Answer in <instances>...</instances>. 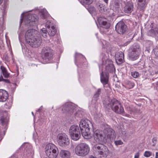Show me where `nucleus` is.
<instances>
[{
    "instance_id": "obj_25",
    "label": "nucleus",
    "mask_w": 158,
    "mask_h": 158,
    "mask_svg": "<svg viewBox=\"0 0 158 158\" xmlns=\"http://www.w3.org/2000/svg\"><path fill=\"white\" fill-rule=\"evenodd\" d=\"M48 29V33L50 36H54L56 32V30L54 26H52L51 28Z\"/></svg>"
},
{
    "instance_id": "obj_32",
    "label": "nucleus",
    "mask_w": 158,
    "mask_h": 158,
    "mask_svg": "<svg viewBox=\"0 0 158 158\" xmlns=\"http://www.w3.org/2000/svg\"><path fill=\"white\" fill-rule=\"evenodd\" d=\"M41 34L44 37L46 38L47 37L48 35L46 29L45 28H43L41 29Z\"/></svg>"
},
{
    "instance_id": "obj_1",
    "label": "nucleus",
    "mask_w": 158,
    "mask_h": 158,
    "mask_svg": "<svg viewBox=\"0 0 158 158\" xmlns=\"http://www.w3.org/2000/svg\"><path fill=\"white\" fill-rule=\"evenodd\" d=\"M93 148L95 153L101 158H106L108 154L107 148L102 144L95 145Z\"/></svg>"
},
{
    "instance_id": "obj_16",
    "label": "nucleus",
    "mask_w": 158,
    "mask_h": 158,
    "mask_svg": "<svg viewBox=\"0 0 158 158\" xmlns=\"http://www.w3.org/2000/svg\"><path fill=\"white\" fill-rule=\"evenodd\" d=\"M92 126L91 122L88 120L86 119L85 120H81L79 124L80 129L81 128L83 129H90V127Z\"/></svg>"
},
{
    "instance_id": "obj_38",
    "label": "nucleus",
    "mask_w": 158,
    "mask_h": 158,
    "mask_svg": "<svg viewBox=\"0 0 158 158\" xmlns=\"http://www.w3.org/2000/svg\"><path fill=\"white\" fill-rule=\"evenodd\" d=\"M131 75L134 78H136L139 76V73L137 72H131Z\"/></svg>"
},
{
    "instance_id": "obj_54",
    "label": "nucleus",
    "mask_w": 158,
    "mask_h": 158,
    "mask_svg": "<svg viewBox=\"0 0 158 158\" xmlns=\"http://www.w3.org/2000/svg\"><path fill=\"white\" fill-rule=\"evenodd\" d=\"M155 74H158V71L155 72Z\"/></svg>"
},
{
    "instance_id": "obj_35",
    "label": "nucleus",
    "mask_w": 158,
    "mask_h": 158,
    "mask_svg": "<svg viewBox=\"0 0 158 158\" xmlns=\"http://www.w3.org/2000/svg\"><path fill=\"white\" fill-rule=\"evenodd\" d=\"M84 4L90 5L93 2V0H81Z\"/></svg>"
},
{
    "instance_id": "obj_49",
    "label": "nucleus",
    "mask_w": 158,
    "mask_h": 158,
    "mask_svg": "<svg viewBox=\"0 0 158 158\" xmlns=\"http://www.w3.org/2000/svg\"><path fill=\"white\" fill-rule=\"evenodd\" d=\"M156 158H158V152H157L156 154Z\"/></svg>"
},
{
    "instance_id": "obj_15",
    "label": "nucleus",
    "mask_w": 158,
    "mask_h": 158,
    "mask_svg": "<svg viewBox=\"0 0 158 158\" xmlns=\"http://www.w3.org/2000/svg\"><path fill=\"white\" fill-rule=\"evenodd\" d=\"M104 132V134L106 137V139L109 138L110 140L113 139L115 137L114 131L111 128L107 127L104 129L103 131Z\"/></svg>"
},
{
    "instance_id": "obj_28",
    "label": "nucleus",
    "mask_w": 158,
    "mask_h": 158,
    "mask_svg": "<svg viewBox=\"0 0 158 158\" xmlns=\"http://www.w3.org/2000/svg\"><path fill=\"white\" fill-rule=\"evenodd\" d=\"M40 17L43 19L46 18L49 16L46 10H43L40 13Z\"/></svg>"
},
{
    "instance_id": "obj_31",
    "label": "nucleus",
    "mask_w": 158,
    "mask_h": 158,
    "mask_svg": "<svg viewBox=\"0 0 158 158\" xmlns=\"http://www.w3.org/2000/svg\"><path fill=\"white\" fill-rule=\"evenodd\" d=\"M12 103V100H9L6 102L4 106V107L7 109H10Z\"/></svg>"
},
{
    "instance_id": "obj_27",
    "label": "nucleus",
    "mask_w": 158,
    "mask_h": 158,
    "mask_svg": "<svg viewBox=\"0 0 158 158\" xmlns=\"http://www.w3.org/2000/svg\"><path fill=\"white\" fill-rule=\"evenodd\" d=\"M98 8L101 13L104 14H106L107 9L106 6L102 4H100L98 6Z\"/></svg>"
},
{
    "instance_id": "obj_2",
    "label": "nucleus",
    "mask_w": 158,
    "mask_h": 158,
    "mask_svg": "<svg viewBox=\"0 0 158 158\" xmlns=\"http://www.w3.org/2000/svg\"><path fill=\"white\" fill-rule=\"evenodd\" d=\"M89 151V147L85 143H81L78 144L75 147V152L79 156H84L88 154Z\"/></svg>"
},
{
    "instance_id": "obj_43",
    "label": "nucleus",
    "mask_w": 158,
    "mask_h": 158,
    "mask_svg": "<svg viewBox=\"0 0 158 158\" xmlns=\"http://www.w3.org/2000/svg\"><path fill=\"white\" fill-rule=\"evenodd\" d=\"M127 84L129 85V86H130V88L133 87L134 86V85L133 82L130 81H128Z\"/></svg>"
},
{
    "instance_id": "obj_47",
    "label": "nucleus",
    "mask_w": 158,
    "mask_h": 158,
    "mask_svg": "<svg viewBox=\"0 0 158 158\" xmlns=\"http://www.w3.org/2000/svg\"><path fill=\"white\" fill-rule=\"evenodd\" d=\"M2 132L1 129H0V140L2 137Z\"/></svg>"
},
{
    "instance_id": "obj_56",
    "label": "nucleus",
    "mask_w": 158,
    "mask_h": 158,
    "mask_svg": "<svg viewBox=\"0 0 158 158\" xmlns=\"http://www.w3.org/2000/svg\"><path fill=\"white\" fill-rule=\"evenodd\" d=\"M31 113H32V114L33 115H34V114H33V112H31Z\"/></svg>"
},
{
    "instance_id": "obj_55",
    "label": "nucleus",
    "mask_w": 158,
    "mask_h": 158,
    "mask_svg": "<svg viewBox=\"0 0 158 158\" xmlns=\"http://www.w3.org/2000/svg\"><path fill=\"white\" fill-rule=\"evenodd\" d=\"M108 66H107L106 67V69H107L108 68Z\"/></svg>"
},
{
    "instance_id": "obj_33",
    "label": "nucleus",
    "mask_w": 158,
    "mask_h": 158,
    "mask_svg": "<svg viewBox=\"0 0 158 158\" xmlns=\"http://www.w3.org/2000/svg\"><path fill=\"white\" fill-rule=\"evenodd\" d=\"M121 1L122 0H114V7L116 8H118L119 6Z\"/></svg>"
},
{
    "instance_id": "obj_8",
    "label": "nucleus",
    "mask_w": 158,
    "mask_h": 158,
    "mask_svg": "<svg viewBox=\"0 0 158 158\" xmlns=\"http://www.w3.org/2000/svg\"><path fill=\"white\" fill-rule=\"evenodd\" d=\"M69 133L71 138L74 140H78L80 137L79 127L77 125H75L72 126L70 128Z\"/></svg>"
},
{
    "instance_id": "obj_20",
    "label": "nucleus",
    "mask_w": 158,
    "mask_h": 158,
    "mask_svg": "<svg viewBox=\"0 0 158 158\" xmlns=\"http://www.w3.org/2000/svg\"><path fill=\"white\" fill-rule=\"evenodd\" d=\"M133 9V4L131 2H127L125 4L124 7V11L125 13L129 14L131 12Z\"/></svg>"
},
{
    "instance_id": "obj_46",
    "label": "nucleus",
    "mask_w": 158,
    "mask_h": 158,
    "mask_svg": "<svg viewBox=\"0 0 158 158\" xmlns=\"http://www.w3.org/2000/svg\"><path fill=\"white\" fill-rule=\"evenodd\" d=\"M133 39V37H131V40H129L128 41H127L126 43H125L124 44V45L126 46L131 41V40H132V39Z\"/></svg>"
},
{
    "instance_id": "obj_13",
    "label": "nucleus",
    "mask_w": 158,
    "mask_h": 158,
    "mask_svg": "<svg viewBox=\"0 0 158 158\" xmlns=\"http://www.w3.org/2000/svg\"><path fill=\"white\" fill-rule=\"evenodd\" d=\"M41 42V37L40 35H38V36H36L35 37L30 40L27 43L32 47L36 48L39 47L40 45Z\"/></svg>"
},
{
    "instance_id": "obj_53",
    "label": "nucleus",
    "mask_w": 158,
    "mask_h": 158,
    "mask_svg": "<svg viewBox=\"0 0 158 158\" xmlns=\"http://www.w3.org/2000/svg\"><path fill=\"white\" fill-rule=\"evenodd\" d=\"M3 0H0V5L2 3Z\"/></svg>"
},
{
    "instance_id": "obj_45",
    "label": "nucleus",
    "mask_w": 158,
    "mask_h": 158,
    "mask_svg": "<svg viewBox=\"0 0 158 158\" xmlns=\"http://www.w3.org/2000/svg\"><path fill=\"white\" fill-rule=\"evenodd\" d=\"M139 152L137 153L134 156V158H139Z\"/></svg>"
},
{
    "instance_id": "obj_11",
    "label": "nucleus",
    "mask_w": 158,
    "mask_h": 158,
    "mask_svg": "<svg viewBox=\"0 0 158 158\" xmlns=\"http://www.w3.org/2000/svg\"><path fill=\"white\" fill-rule=\"evenodd\" d=\"M39 35L37 30L34 29H31L28 30L25 33V38L26 41H29L30 40L35 37Z\"/></svg>"
},
{
    "instance_id": "obj_26",
    "label": "nucleus",
    "mask_w": 158,
    "mask_h": 158,
    "mask_svg": "<svg viewBox=\"0 0 158 158\" xmlns=\"http://www.w3.org/2000/svg\"><path fill=\"white\" fill-rule=\"evenodd\" d=\"M101 89H98L96 92L92 99V102L94 101V103H95L98 99L99 95L101 92Z\"/></svg>"
},
{
    "instance_id": "obj_3",
    "label": "nucleus",
    "mask_w": 158,
    "mask_h": 158,
    "mask_svg": "<svg viewBox=\"0 0 158 158\" xmlns=\"http://www.w3.org/2000/svg\"><path fill=\"white\" fill-rule=\"evenodd\" d=\"M45 151L49 158H56L58 155L57 147L52 143H48L45 147Z\"/></svg>"
},
{
    "instance_id": "obj_22",
    "label": "nucleus",
    "mask_w": 158,
    "mask_h": 158,
    "mask_svg": "<svg viewBox=\"0 0 158 158\" xmlns=\"http://www.w3.org/2000/svg\"><path fill=\"white\" fill-rule=\"evenodd\" d=\"M8 94L5 90L0 89V102L5 101L8 98Z\"/></svg>"
},
{
    "instance_id": "obj_19",
    "label": "nucleus",
    "mask_w": 158,
    "mask_h": 158,
    "mask_svg": "<svg viewBox=\"0 0 158 158\" xmlns=\"http://www.w3.org/2000/svg\"><path fill=\"white\" fill-rule=\"evenodd\" d=\"M80 130L81 134L84 138L89 139L92 137L93 135L90 133L89 129H83L81 128Z\"/></svg>"
},
{
    "instance_id": "obj_17",
    "label": "nucleus",
    "mask_w": 158,
    "mask_h": 158,
    "mask_svg": "<svg viewBox=\"0 0 158 158\" xmlns=\"http://www.w3.org/2000/svg\"><path fill=\"white\" fill-rule=\"evenodd\" d=\"M115 59L117 63L121 64L124 61V55L122 52H117L115 55Z\"/></svg>"
},
{
    "instance_id": "obj_50",
    "label": "nucleus",
    "mask_w": 158,
    "mask_h": 158,
    "mask_svg": "<svg viewBox=\"0 0 158 158\" xmlns=\"http://www.w3.org/2000/svg\"><path fill=\"white\" fill-rule=\"evenodd\" d=\"M104 1L106 4L108 3V0H104Z\"/></svg>"
},
{
    "instance_id": "obj_51",
    "label": "nucleus",
    "mask_w": 158,
    "mask_h": 158,
    "mask_svg": "<svg viewBox=\"0 0 158 158\" xmlns=\"http://www.w3.org/2000/svg\"><path fill=\"white\" fill-rule=\"evenodd\" d=\"M89 158H97L96 157H94L92 156H91Z\"/></svg>"
},
{
    "instance_id": "obj_44",
    "label": "nucleus",
    "mask_w": 158,
    "mask_h": 158,
    "mask_svg": "<svg viewBox=\"0 0 158 158\" xmlns=\"http://www.w3.org/2000/svg\"><path fill=\"white\" fill-rule=\"evenodd\" d=\"M155 55L158 57V48L155 49Z\"/></svg>"
},
{
    "instance_id": "obj_30",
    "label": "nucleus",
    "mask_w": 158,
    "mask_h": 158,
    "mask_svg": "<svg viewBox=\"0 0 158 158\" xmlns=\"http://www.w3.org/2000/svg\"><path fill=\"white\" fill-rule=\"evenodd\" d=\"M138 1V6L141 7H143L146 4V0H137Z\"/></svg>"
},
{
    "instance_id": "obj_9",
    "label": "nucleus",
    "mask_w": 158,
    "mask_h": 158,
    "mask_svg": "<svg viewBox=\"0 0 158 158\" xmlns=\"http://www.w3.org/2000/svg\"><path fill=\"white\" fill-rule=\"evenodd\" d=\"M140 52V49L136 47H131L129 49V56L133 60L138 59Z\"/></svg>"
},
{
    "instance_id": "obj_5",
    "label": "nucleus",
    "mask_w": 158,
    "mask_h": 158,
    "mask_svg": "<svg viewBox=\"0 0 158 158\" xmlns=\"http://www.w3.org/2000/svg\"><path fill=\"white\" fill-rule=\"evenodd\" d=\"M68 136L65 133H60L56 137V141L59 145L62 147L68 145L69 143Z\"/></svg>"
},
{
    "instance_id": "obj_14",
    "label": "nucleus",
    "mask_w": 158,
    "mask_h": 158,
    "mask_svg": "<svg viewBox=\"0 0 158 158\" xmlns=\"http://www.w3.org/2000/svg\"><path fill=\"white\" fill-rule=\"evenodd\" d=\"M74 110V107L71 103H65L62 106V111L63 113L71 114L73 113Z\"/></svg>"
},
{
    "instance_id": "obj_18",
    "label": "nucleus",
    "mask_w": 158,
    "mask_h": 158,
    "mask_svg": "<svg viewBox=\"0 0 158 158\" xmlns=\"http://www.w3.org/2000/svg\"><path fill=\"white\" fill-rule=\"evenodd\" d=\"M98 22L102 27L105 29L109 28L110 26V24L107 22L106 19L104 18L100 17L98 19Z\"/></svg>"
},
{
    "instance_id": "obj_41",
    "label": "nucleus",
    "mask_w": 158,
    "mask_h": 158,
    "mask_svg": "<svg viewBox=\"0 0 158 158\" xmlns=\"http://www.w3.org/2000/svg\"><path fill=\"white\" fill-rule=\"evenodd\" d=\"M115 144L116 145H121L123 144V142L121 140L115 141L114 142Z\"/></svg>"
},
{
    "instance_id": "obj_24",
    "label": "nucleus",
    "mask_w": 158,
    "mask_h": 158,
    "mask_svg": "<svg viewBox=\"0 0 158 158\" xmlns=\"http://www.w3.org/2000/svg\"><path fill=\"white\" fill-rule=\"evenodd\" d=\"M148 35L152 37L158 35V28H155L149 30L148 33Z\"/></svg>"
},
{
    "instance_id": "obj_7",
    "label": "nucleus",
    "mask_w": 158,
    "mask_h": 158,
    "mask_svg": "<svg viewBox=\"0 0 158 158\" xmlns=\"http://www.w3.org/2000/svg\"><path fill=\"white\" fill-rule=\"evenodd\" d=\"M95 140L99 144H102L106 142V137L102 131L96 130L94 134Z\"/></svg>"
},
{
    "instance_id": "obj_21",
    "label": "nucleus",
    "mask_w": 158,
    "mask_h": 158,
    "mask_svg": "<svg viewBox=\"0 0 158 158\" xmlns=\"http://www.w3.org/2000/svg\"><path fill=\"white\" fill-rule=\"evenodd\" d=\"M101 81L103 84V85L107 84L108 83L109 79V74L106 73L104 74L103 72H102L101 74Z\"/></svg>"
},
{
    "instance_id": "obj_48",
    "label": "nucleus",
    "mask_w": 158,
    "mask_h": 158,
    "mask_svg": "<svg viewBox=\"0 0 158 158\" xmlns=\"http://www.w3.org/2000/svg\"><path fill=\"white\" fill-rule=\"evenodd\" d=\"M152 141L153 143H155L156 142V139L155 138H153L152 139Z\"/></svg>"
},
{
    "instance_id": "obj_6",
    "label": "nucleus",
    "mask_w": 158,
    "mask_h": 158,
    "mask_svg": "<svg viewBox=\"0 0 158 158\" xmlns=\"http://www.w3.org/2000/svg\"><path fill=\"white\" fill-rule=\"evenodd\" d=\"M110 106L112 110L117 114H122L124 112L123 106L117 100L114 99L111 100L110 102Z\"/></svg>"
},
{
    "instance_id": "obj_40",
    "label": "nucleus",
    "mask_w": 158,
    "mask_h": 158,
    "mask_svg": "<svg viewBox=\"0 0 158 158\" xmlns=\"http://www.w3.org/2000/svg\"><path fill=\"white\" fill-rule=\"evenodd\" d=\"M121 136L122 137H124L126 136V132L125 130L123 129L121 131Z\"/></svg>"
},
{
    "instance_id": "obj_4",
    "label": "nucleus",
    "mask_w": 158,
    "mask_h": 158,
    "mask_svg": "<svg viewBox=\"0 0 158 158\" xmlns=\"http://www.w3.org/2000/svg\"><path fill=\"white\" fill-rule=\"evenodd\" d=\"M23 20L26 25L28 26H34L37 24L38 22L37 16L35 15L28 14L25 15L23 19H21L20 24Z\"/></svg>"
},
{
    "instance_id": "obj_42",
    "label": "nucleus",
    "mask_w": 158,
    "mask_h": 158,
    "mask_svg": "<svg viewBox=\"0 0 158 158\" xmlns=\"http://www.w3.org/2000/svg\"><path fill=\"white\" fill-rule=\"evenodd\" d=\"M5 81L6 82H7V83H9V81L7 79H4L1 76L0 77V81Z\"/></svg>"
},
{
    "instance_id": "obj_23",
    "label": "nucleus",
    "mask_w": 158,
    "mask_h": 158,
    "mask_svg": "<svg viewBox=\"0 0 158 158\" xmlns=\"http://www.w3.org/2000/svg\"><path fill=\"white\" fill-rule=\"evenodd\" d=\"M70 152L68 151L62 150L60 152V155L61 158H70Z\"/></svg>"
},
{
    "instance_id": "obj_39",
    "label": "nucleus",
    "mask_w": 158,
    "mask_h": 158,
    "mask_svg": "<svg viewBox=\"0 0 158 158\" xmlns=\"http://www.w3.org/2000/svg\"><path fill=\"white\" fill-rule=\"evenodd\" d=\"M52 25V23L50 21H48L47 22L46 24V26L48 29L50 28H51Z\"/></svg>"
},
{
    "instance_id": "obj_36",
    "label": "nucleus",
    "mask_w": 158,
    "mask_h": 158,
    "mask_svg": "<svg viewBox=\"0 0 158 158\" xmlns=\"http://www.w3.org/2000/svg\"><path fill=\"white\" fill-rule=\"evenodd\" d=\"M139 112V110L135 108L130 110V113L131 114H135Z\"/></svg>"
},
{
    "instance_id": "obj_29",
    "label": "nucleus",
    "mask_w": 158,
    "mask_h": 158,
    "mask_svg": "<svg viewBox=\"0 0 158 158\" xmlns=\"http://www.w3.org/2000/svg\"><path fill=\"white\" fill-rule=\"evenodd\" d=\"M1 69L2 70L3 75L5 78H7L9 77V74L7 73L6 69L3 66H1Z\"/></svg>"
},
{
    "instance_id": "obj_37",
    "label": "nucleus",
    "mask_w": 158,
    "mask_h": 158,
    "mask_svg": "<svg viewBox=\"0 0 158 158\" xmlns=\"http://www.w3.org/2000/svg\"><path fill=\"white\" fill-rule=\"evenodd\" d=\"M152 155V153L149 151H145L144 154V156L147 157H150Z\"/></svg>"
},
{
    "instance_id": "obj_34",
    "label": "nucleus",
    "mask_w": 158,
    "mask_h": 158,
    "mask_svg": "<svg viewBox=\"0 0 158 158\" xmlns=\"http://www.w3.org/2000/svg\"><path fill=\"white\" fill-rule=\"evenodd\" d=\"M0 121L2 124H4L7 123V120L6 117L2 116L0 118Z\"/></svg>"
},
{
    "instance_id": "obj_12",
    "label": "nucleus",
    "mask_w": 158,
    "mask_h": 158,
    "mask_svg": "<svg viewBox=\"0 0 158 158\" xmlns=\"http://www.w3.org/2000/svg\"><path fill=\"white\" fill-rule=\"evenodd\" d=\"M127 26L123 21L118 22L115 26V30L119 34H123L127 31Z\"/></svg>"
},
{
    "instance_id": "obj_52",
    "label": "nucleus",
    "mask_w": 158,
    "mask_h": 158,
    "mask_svg": "<svg viewBox=\"0 0 158 158\" xmlns=\"http://www.w3.org/2000/svg\"><path fill=\"white\" fill-rule=\"evenodd\" d=\"M2 111L0 110V115L2 113Z\"/></svg>"
},
{
    "instance_id": "obj_10",
    "label": "nucleus",
    "mask_w": 158,
    "mask_h": 158,
    "mask_svg": "<svg viewBox=\"0 0 158 158\" xmlns=\"http://www.w3.org/2000/svg\"><path fill=\"white\" fill-rule=\"evenodd\" d=\"M42 57L44 60H49L52 57V50L49 47H46L42 49Z\"/></svg>"
}]
</instances>
